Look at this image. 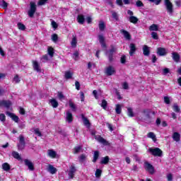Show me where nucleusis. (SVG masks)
<instances>
[{
    "label": "nucleus",
    "mask_w": 181,
    "mask_h": 181,
    "mask_svg": "<svg viewBox=\"0 0 181 181\" xmlns=\"http://www.w3.org/2000/svg\"><path fill=\"white\" fill-rule=\"evenodd\" d=\"M37 7L36 3L34 1L30 2V9L28 11V15L30 18H33L35 16V13H36Z\"/></svg>",
    "instance_id": "obj_1"
},
{
    "label": "nucleus",
    "mask_w": 181,
    "mask_h": 181,
    "mask_svg": "<svg viewBox=\"0 0 181 181\" xmlns=\"http://www.w3.org/2000/svg\"><path fill=\"white\" fill-rule=\"evenodd\" d=\"M165 3L164 5L165 6V9L169 13V15H173V4L170 2V0H164Z\"/></svg>",
    "instance_id": "obj_2"
},
{
    "label": "nucleus",
    "mask_w": 181,
    "mask_h": 181,
    "mask_svg": "<svg viewBox=\"0 0 181 181\" xmlns=\"http://www.w3.org/2000/svg\"><path fill=\"white\" fill-rule=\"evenodd\" d=\"M19 142L17 144L18 151H22L25 149V146H26V143L25 142V137L23 135L21 134L18 137Z\"/></svg>",
    "instance_id": "obj_3"
},
{
    "label": "nucleus",
    "mask_w": 181,
    "mask_h": 181,
    "mask_svg": "<svg viewBox=\"0 0 181 181\" xmlns=\"http://www.w3.org/2000/svg\"><path fill=\"white\" fill-rule=\"evenodd\" d=\"M149 152L151 153V155H153V156H158L159 158H160V156H162V150H160V148H148Z\"/></svg>",
    "instance_id": "obj_4"
},
{
    "label": "nucleus",
    "mask_w": 181,
    "mask_h": 181,
    "mask_svg": "<svg viewBox=\"0 0 181 181\" xmlns=\"http://www.w3.org/2000/svg\"><path fill=\"white\" fill-rule=\"evenodd\" d=\"M117 52V48L112 47V48L106 52L109 62L111 63L114 61V53Z\"/></svg>",
    "instance_id": "obj_5"
},
{
    "label": "nucleus",
    "mask_w": 181,
    "mask_h": 181,
    "mask_svg": "<svg viewBox=\"0 0 181 181\" xmlns=\"http://www.w3.org/2000/svg\"><path fill=\"white\" fill-rule=\"evenodd\" d=\"M144 168L151 175H153V173H155V168H153V165L148 162L144 163Z\"/></svg>",
    "instance_id": "obj_6"
},
{
    "label": "nucleus",
    "mask_w": 181,
    "mask_h": 181,
    "mask_svg": "<svg viewBox=\"0 0 181 181\" xmlns=\"http://www.w3.org/2000/svg\"><path fill=\"white\" fill-rule=\"evenodd\" d=\"M76 172H77V169H76L74 164L71 165L68 173L69 179H73V177H74V173H76Z\"/></svg>",
    "instance_id": "obj_7"
},
{
    "label": "nucleus",
    "mask_w": 181,
    "mask_h": 181,
    "mask_svg": "<svg viewBox=\"0 0 181 181\" xmlns=\"http://www.w3.org/2000/svg\"><path fill=\"white\" fill-rule=\"evenodd\" d=\"M105 73L107 76H112L115 74V68L112 66H109L105 69Z\"/></svg>",
    "instance_id": "obj_8"
},
{
    "label": "nucleus",
    "mask_w": 181,
    "mask_h": 181,
    "mask_svg": "<svg viewBox=\"0 0 181 181\" xmlns=\"http://www.w3.org/2000/svg\"><path fill=\"white\" fill-rule=\"evenodd\" d=\"M25 166H28L29 170H35V165H33V163L30 161V160L25 159L24 160Z\"/></svg>",
    "instance_id": "obj_9"
},
{
    "label": "nucleus",
    "mask_w": 181,
    "mask_h": 181,
    "mask_svg": "<svg viewBox=\"0 0 181 181\" xmlns=\"http://www.w3.org/2000/svg\"><path fill=\"white\" fill-rule=\"evenodd\" d=\"M95 139H96V141H98L100 144H103V145H106V146L108 145V141H107V140H105L101 136H99V135L95 136Z\"/></svg>",
    "instance_id": "obj_10"
},
{
    "label": "nucleus",
    "mask_w": 181,
    "mask_h": 181,
    "mask_svg": "<svg viewBox=\"0 0 181 181\" xmlns=\"http://www.w3.org/2000/svg\"><path fill=\"white\" fill-rule=\"evenodd\" d=\"M6 114L8 115V117H10V118H11L15 122H19V117L15 114L11 113V112H6Z\"/></svg>",
    "instance_id": "obj_11"
},
{
    "label": "nucleus",
    "mask_w": 181,
    "mask_h": 181,
    "mask_svg": "<svg viewBox=\"0 0 181 181\" xmlns=\"http://www.w3.org/2000/svg\"><path fill=\"white\" fill-rule=\"evenodd\" d=\"M12 105V103L10 100H1L0 101V106L5 107L6 108H9Z\"/></svg>",
    "instance_id": "obj_12"
},
{
    "label": "nucleus",
    "mask_w": 181,
    "mask_h": 181,
    "mask_svg": "<svg viewBox=\"0 0 181 181\" xmlns=\"http://www.w3.org/2000/svg\"><path fill=\"white\" fill-rule=\"evenodd\" d=\"M47 172L51 173V175H54L57 173V168H54L52 165H49L47 168Z\"/></svg>",
    "instance_id": "obj_13"
},
{
    "label": "nucleus",
    "mask_w": 181,
    "mask_h": 181,
    "mask_svg": "<svg viewBox=\"0 0 181 181\" xmlns=\"http://www.w3.org/2000/svg\"><path fill=\"white\" fill-rule=\"evenodd\" d=\"M98 37L102 47H106L107 45H105V37H104V35H99Z\"/></svg>",
    "instance_id": "obj_14"
},
{
    "label": "nucleus",
    "mask_w": 181,
    "mask_h": 181,
    "mask_svg": "<svg viewBox=\"0 0 181 181\" xmlns=\"http://www.w3.org/2000/svg\"><path fill=\"white\" fill-rule=\"evenodd\" d=\"M120 33H122V35H124V38L127 40H131V34L125 30H121Z\"/></svg>",
    "instance_id": "obj_15"
},
{
    "label": "nucleus",
    "mask_w": 181,
    "mask_h": 181,
    "mask_svg": "<svg viewBox=\"0 0 181 181\" xmlns=\"http://www.w3.org/2000/svg\"><path fill=\"white\" fill-rule=\"evenodd\" d=\"M81 118L83 121V124L85 127H87V128H90V120H88L87 117H85L83 114L81 115Z\"/></svg>",
    "instance_id": "obj_16"
},
{
    "label": "nucleus",
    "mask_w": 181,
    "mask_h": 181,
    "mask_svg": "<svg viewBox=\"0 0 181 181\" xmlns=\"http://www.w3.org/2000/svg\"><path fill=\"white\" fill-rule=\"evenodd\" d=\"M129 47H130L129 54L130 56H134V53L136 52V47L135 46V44L131 43L129 45Z\"/></svg>",
    "instance_id": "obj_17"
},
{
    "label": "nucleus",
    "mask_w": 181,
    "mask_h": 181,
    "mask_svg": "<svg viewBox=\"0 0 181 181\" xmlns=\"http://www.w3.org/2000/svg\"><path fill=\"white\" fill-rule=\"evenodd\" d=\"M157 54L159 56H165L166 54V49L158 47L157 49Z\"/></svg>",
    "instance_id": "obj_18"
},
{
    "label": "nucleus",
    "mask_w": 181,
    "mask_h": 181,
    "mask_svg": "<svg viewBox=\"0 0 181 181\" xmlns=\"http://www.w3.org/2000/svg\"><path fill=\"white\" fill-rule=\"evenodd\" d=\"M173 139L175 142H179L180 141V134L179 132H174L173 134Z\"/></svg>",
    "instance_id": "obj_19"
},
{
    "label": "nucleus",
    "mask_w": 181,
    "mask_h": 181,
    "mask_svg": "<svg viewBox=\"0 0 181 181\" xmlns=\"http://www.w3.org/2000/svg\"><path fill=\"white\" fill-rule=\"evenodd\" d=\"M172 54L174 62H175L176 63H179V61L180 60V55H179L177 52H173Z\"/></svg>",
    "instance_id": "obj_20"
},
{
    "label": "nucleus",
    "mask_w": 181,
    "mask_h": 181,
    "mask_svg": "<svg viewBox=\"0 0 181 181\" xmlns=\"http://www.w3.org/2000/svg\"><path fill=\"white\" fill-rule=\"evenodd\" d=\"M143 53L144 56H149L151 52L149 51V47H148V45H144Z\"/></svg>",
    "instance_id": "obj_21"
},
{
    "label": "nucleus",
    "mask_w": 181,
    "mask_h": 181,
    "mask_svg": "<svg viewBox=\"0 0 181 181\" xmlns=\"http://www.w3.org/2000/svg\"><path fill=\"white\" fill-rule=\"evenodd\" d=\"M66 118V121L68 122H73V114H71L70 111H67Z\"/></svg>",
    "instance_id": "obj_22"
},
{
    "label": "nucleus",
    "mask_w": 181,
    "mask_h": 181,
    "mask_svg": "<svg viewBox=\"0 0 181 181\" xmlns=\"http://www.w3.org/2000/svg\"><path fill=\"white\" fill-rule=\"evenodd\" d=\"M49 103L53 108H57V107H59V103L56 99H51Z\"/></svg>",
    "instance_id": "obj_23"
},
{
    "label": "nucleus",
    "mask_w": 181,
    "mask_h": 181,
    "mask_svg": "<svg viewBox=\"0 0 181 181\" xmlns=\"http://www.w3.org/2000/svg\"><path fill=\"white\" fill-rule=\"evenodd\" d=\"M12 156L15 159H17V160H22V157H21V155H19V153H18L17 151H13Z\"/></svg>",
    "instance_id": "obj_24"
},
{
    "label": "nucleus",
    "mask_w": 181,
    "mask_h": 181,
    "mask_svg": "<svg viewBox=\"0 0 181 181\" xmlns=\"http://www.w3.org/2000/svg\"><path fill=\"white\" fill-rule=\"evenodd\" d=\"M48 156H49V158H56L57 153H56V151H54V150H48Z\"/></svg>",
    "instance_id": "obj_25"
},
{
    "label": "nucleus",
    "mask_w": 181,
    "mask_h": 181,
    "mask_svg": "<svg viewBox=\"0 0 181 181\" xmlns=\"http://www.w3.org/2000/svg\"><path fill=\"white\" fill-rule=\"evenodd\" d=\"M129 22H131V23H134V25H136V23H138V21H139V19H138V18L133 16L129 17Z\"/></svg>",
    "instance_id": "obj_26"
},
{
    "label": "nucleus",
    "mask_w": 181,
    "mask_h": 181,
    "mask_svg": "<svg viewBox=\"0 0 181 181\" xmlns=\"http://www.w3.org/2000/svg\"><path fill=\"white\" fill-rule=\"evenodd\" d=\"M110 162V157L105 156L102 158L100 163L102 165H107Z\"/></svg>",
    "instance_id": "obj_27"
},
{
    "label": "nucleus",
    "mask_w": 181,
    "mask_h": 181,
    "mask_svg": "<svg viewBox=\"0 0 181 181\" xmlns=\"http://www.w3.org/2000/svg\"><path fill=\"white\" fill-rule=\"evenodd\" d=\"M98 26L100 32H104V30H105V23H104V21H100Z\"/></svg>",
    "instance_id": "obj_28"
},
{
    "label": "nucleus",
    "mask_w": 181,
    "mask_h": 181,
    "mask_svg": "<svg viewBox=\"0 0 181 181\" xmlns=\"http://www.w3.org/2000/svg\"><path fill=\"white\" fill-rule=\"evenodd\" d=\"M151 112H152V110L151 109H144L143 110V113L144 114V115H146V117H147L148 118H151Z\"/></svg>",
    "instance_id": "obj_29"
},
{
    "label": "nucleus",
    "mask_w": 181,
    "mask_h": 181,
    "mask_svg": "<svg viewBox=\"0 0 181 181\" xmlns=\"http://www.w3.org/2000/svg\"><path fill=\"white\" fill-rule=\"evenodd\" d=\"M149 30L157 32V30H159V26L156 24H153L149 27Z\"/></svg>",
    "instance_id": "obj_30"
},
{
    "label": "nucleus",
    "mask_w": 181,
    "mask_h": 181,
    "mask_svg": "<svg viewBox=\"0 0 181 181\" xmlns=\"http://www.w3.org/2000/svg\"><path fill=\"white\" fill-rule=\"evenodd\" d=\"M77 21H78V23H80L81 25H83V23H84V21H85L84 16L78 15L77 17Z\"/></svg>",
    "instance_id": "obj_31"
},
{
    "label": "nucleus",
    "mask_w": 181,
    "mask_h": 181,
    "mask_svg": "<svg viewBox=\"0 0 181 181\" xmlns=\"http://www.w3.org/2000/svg\"><path fill=\"white\" fill-rule=\"evenodd\" d=\"M72 47H76L77 46V37L73 35L72 40L71 42Z\"/></svg>",
    "instance_id": "obj_32"
},
{
    "label": "nucleus",
    "mask_w": 181,
    "mask_h": 181,
    "mask_svg": "<svg viewBox=\"0 0 181 181\" xmlns=\"http://www.w3.org/2000/svg\"><path fill=\"white\" fill-rule=\"evenodd\" d=\"M2 169L6 172H8V170H10L11 169V165H9L8 163H4L2 164Z\"/></svg>",
    "instance_id": "obj_33"
},
{
    "label": "nucleus",
    "mask_w": 181,
    "mask_h": 181,
    "mask_svg": "<svg viewBox=\"0 0 181 181\" xmlns=\"http://www.w3.org/2000/svg\"><path fill=\"white\" fill-rule=\"evenodd\" d=\"M34 70L36 71H40V66H39V64L36 61L33 62Z\"/></svg>",
    "instance_id": "obj_34"
},
{
    "label": "nucleus",
    "mask_w": 181,
    "mask_h": 181,
    "mask_svg": "<svg viewBox=\"0 0 181 181\" xmlns=\"http://www.w3.org/2000/svg\"><path fill=\"white\" fill-rule=\"evenodd\" d=\"M115 111L117 114L118 115L121 114V112H122V105L119 104L116 105Z\"/></svg>",
    "instance_id": "obj_35"
},
{
    "label": "nucleus",
    "mask_w": 181,
    "mask_h": 181,
    "mask_svg": "<svg viewBox=\"0 0 181 181\" xmlns=\"http://www.w3.org/2000/svg\"><path fill=\"white\" fill-rule=\"evenodd\" d=\"M99 156H100V153L98 152V151H95L93 154V162L94 163L97 162V160L98 159Z\"/></svg>",
    "instance_id": "obj_36"
},
{
    "label": "nucleus",
    "mask_w": 181,
    "mask_h": 181,
    "mask_svg": "<svg viewBox=\"0 0 181 181\" xmlns=\"http://www.w3.org/2000/svg\"><path fill=\"white\" fill-rule=\"evenodd\" d=\"M47 52H48V54H49V56H50V57H53V56H54V49H53V47H49Z\"/></svg>",
    "instance_id": "obj_37"
},
{
    "label": "nucleus",
    "mask_w": 181,
    "mask_h": 181,
    "mask_svg": "<svg viewBox=\"0 0 181 181\" xmlns=\"http://www.w3.org/2000/svg\"><path fill=\"white\" fill-rule=\"evenodd\" d=\"M71 77H73V72L70 71H67L65 72V78H66V80L71 78Z\"/></svg>",
    "instance_id": "obj_38"
},
{
    "label": "nucleus",
    "mask_w": 181,
    "mask_h": 181,
    "mask_svg": "<svg viewBox=\"0 0 181 181\" xmlns=\"http://www.w3.org/2000/svg\"><path fill=\"white\" fill-rule=\"evenodd\" d=\"M147 138H151L154 141H156V135H155V134L153 132H149L147 134Z\"/></svg>",
    "instance_id": "obj_39"
},
{
    "label": "nucleus",
    "mask_w": 181,
    "mask_h": 181,
    "mask_svg": "<svg viewBox=\"0 0 181 181\" xmlns=\"http://www.w3.org/2000/svg\"><path fill=\"white\" fill-rule=\"evenodd\" d=\"M13 82L15 83V84H18L21 83V78H19V75L16 74L13 78Z\"/></svg>",
    "instance_id": "obj_40"
},
{
    "label": "nucleus",
    "mask_w": 181,
    "mask_h": 181,
    "mask_svg": "<svg viewBox=\"0 0 181 181\" xmlns=\"http://www.w3.org/2000/svg\"><path fill=\"white\" fill-rule=\"evenodd\" d=\"M127 115L129 117H134L135 115L134 114V111L132 110V108L131 107L127 108Z\"/></svg>",
    "instance_id": "obj_41"
},
{
    "label": "nucleus",
    "mask_w": 181,
    "mask_h": 181,
    "mask_svg": "<svg viewBox=\"0 0 181 181\" xmlns=\"http://www.w3.org/2000/svg\"><path fill=\"white\" fill-rule=\"evenodd\" d=\"M108 105V103H107V100H102V103L100 104L102 108H103V110H107V105Z\"/></svg>",
    "instance_id": "obj_42"
},
{
    "label": "nucleus",
    "mask_w": 181,
    "mask_h": 181,
    "mask_svg": "<svg viewBox=\"0 0 181 181\" xmlns=\"http://www.w3.org/2000/svg\"><path fill=\"white\" fill-rule=\"evenodd\" d=\"M0 6H2L4 9H6V8H8V3L2 0L1 1H0Z\"/></svg>",
    "instance_id": "obj_43"
},
{
    "label": "nucleus",
    "mask_w": 181,
    "mask_h": 181,
    "mask_svg": "<svg viewBox=\"0 0 181 181\" xmlns=\"http://www.w3.org/2000/svg\"><path fill=\"white\" fill-rule=\"evenodd\" d=\"M18 28L20 30H25V29H26V26H25L22 23H18Z\"/></svg>",
    "instance_id": "obj_44"
},
{
    "label": "nucleus",
    "mask_w": 181,
    "mask_h": 181,
    "mask_svg": "<svg viewBox=\"0 0 181 181\" xmlns=\"http://www.w3.org/2000/svg\"><path fill=\"white\" fill-rule=\"evenodd\" d=\"M173 111H175V112H179L180 111V109L179 108V106L176 103H175L173 105Z\"/></svg>",
    "instance_id": "obj_45"
},
{
    "label": "nucleus",
    "mask_w": 181,
    "mask_h": 181,
    "mask_svg": "<svg viewBox=\"0 0 181 181\" xmlns=\"http://www.w3.org/2000/svg\"><path fill=\"white\" fill-rule=\"evenodd\" d=\"M69 107L71 108L72 111H76V105L73 103V101L69 100Z\"/></svg>",
    "instance_id": "obj_46"
},
{
    "label": "nucleus",
    "mask_w": 181,
    "mask_h": 181,
    "mask_svg": "<svg viewBox=\"0 0 181 181\" xmlns=\"http://www.w3.org/2000/svg\"><path fill=\"white\" fill-rule=\"evenodd\" d=\"M47 60H49V55L48 54L43 55L42 57L41 58V61L43 63H45V62H47Z\"/></svg>",
    "instance_id": "obj_47"
},
{
    "label": "nucleus",
    "mask_w": 181,
    "mask_h": 181,
    "mask_svg": "<svg viewBox=\"0 0 181 181\" xmlns=\"http://www.w3.org/2000/svg\"><path fill=\"white\" fill-rule=\"evenodd\" d=\"M151 37H153V39H154L155 40H158V39H159V37L158 36V33L155 32L151 33Z\"/></svg>",
    "instance_id": "obj_48"
},
{
    "label": "nucleus",
    "mask_w": 181,
    "mask_h": 181,
    "mask_svg": "<svg viewBox=\"0 0 181 181\" xmlns=\"http://www.w3.org/2000/svg\"><path fill=\"white\" fill-rule=\"evenodd\" d=\"M46 2H47V0H39L37 5H38V6H42L43 5H46Z\"/></svg>",
    "instance_id": "obj_49"
},
{
    "label": "nucleus",
    "mask_w": 181,
    "mask_h": 181,
    "mask_svg": "<svg viewBox=\"0 0 181 181\" xmlns=\"http://www.w3.org/2000/svg\"><path fill=\"white\" fill-rule=\"evenodd\" d=\"M86 155H84V154H82V155H81L79 157H78V160H79V162H84V160H86Z\"/></svg>",
    "instance_id": "obj_50"
},
{
    "label": "nucleus",
    "mask_w": 181,
    "mask_h": 181,
    "mask_svg": "<svg viewBox=\"0 0 181 181\" xmlns=\"http://www.w3.org/2000/svg\"><path fill=\"white\" fill-rule=\"evenodd\" d=\"M101 173H103V171L100 169H97L95 175L96 177H100L101 176Z\"/></svg>",
    "instance_id": "obj_51"
},
{
    "label": "nucleus",
    "mask_w": 181,
    "mask_h": 181,
    "mask_svg": "<svg viewBox=\"0 0 181 181\" xmlns=\"http://www.w3.org/2000/svg\"><path fill=\"white\" fill-rule=\"evenodd\" d=\"M112 16L113 19H115V21H118V13L115 11H112Z\"/></svg>",
    "instance_id": "obj_52"
},
{
    "label": "nucleus",
    "mask_w": 181,
    "mask_h": 181,
    "mask_svg": "<svg viewBox=\"0 0 181 181\" xmlns=\"http://www.w3.org/2000/svg\"><path fill=\"white\" fill-rule=\"evenodd\" d=\"M81 151V146H78L74 148V153H78Z\"/></svg>",
    "instance_id": "obj_53"
},
{
    "label": "nucleus",
    "mask_w": 181,
    "mask_h": 181,
    "mask_svg": "<svg viewBox=\"0 0 181 181\" xmlns=\"http://www.w3.org/2000/svg\"><path fill=\"white\" fill-rule=\"evenodd\" d=\"M6 119V117L5 116L4 114L1 113L0 115V121H1V122H5Z\"/></svg>",
    "instance_id": "obj_54"
},
{
    "label": "nucleus",
    "mask_w": 181,
    "mask_h": 181,
    "mask_svg": "<svg viewBox=\"0 0 181 181\" xmlns=\"http://www.w3.org/2000/svg\"><path fill=\"white\" fill-rule=\"evenodd\" d=\"M58 98L59 100H62L64 98V95H63V92H58Z\"/></svg>",
    "instance_id": "obj_55"
},
{
    "label": "nucleus",
    "mask_w": 181,
    "mask_h": 181,
    "mask_svg": "<svg viewBox=\"0 0 181 181\" xmlns=\"http://www.w3.org/2000/svg\"><path fill=\"white\" fill-rule=\"evenodd\" d=\"M136 6L138 7V8H141L142 6H144V3H142V1H137L136 2Z\"/></svg>",
    "instance_id": "obj_56"
},
{
    "label": "nucleus",
    "mask_w": 181,
    "mask_h": 181,
    "mask_svg": "<svg viewBox=\"0 0 181 181\" xmlns=\"http://www.w3.org/2000/svg\"><path fill=\"white\" fill-rule=\"evenodd\" d=\"M57 39H59V37L57 34H53L52 36V40L53 42H57Z\"/></svg>",
    "instance_id": "obj_57"
},
{
    "label": "nucleus",
    "mask_w": 181,
    "mask_h": 181,
    "mask_svg": "<svg viewBox=\"0 0 181 181\" xmlns=\"http://www.w3.org/2000/svg\"><path fill=\"white\" fill-rule=\"evenodd\" d=\"M164 103H165V104H170V99L169 98V97H164Z\"/></svg>",
    "instance_id": "obj_58"
},
{
    "label": "nucleus",
    "mask_w": 181,
    "mask_h": 181,
    "mask_svg": "<svg viewBox=\"0 0 181 181\" xmlns=\"http://www.w3.org/2000/svg\"><path fill=\"white\" fill-rule=\"evenodd\" d=\"M51 25H52V28H54V29H57V27L59 26L57 25V23H56L54 21H52Z\"/></svg>",
    "instance_id": "obj_59"
},
{
    "label": "nucleus",
    "mask_w": 181,
    "mask_h": 181,
    "mask_svg": "<svg viewBox=\"0 0 181 181\" xmlns=\"http://www.w3.org/2000/svg\"><path fill=\"white\" fill-rule=\"evenodd\" d=\"M120 62L122 64H125V62H127V57H125V55L122 56Z\"/></svg>",
    "instance_id": "obj_60"
},
{
    "label": "nucleus",
    "mask_w": 181,
    "mask_h": 181,
    "mask_svg": "<svg viewBox=\"0 0 181 181\" xmlns=\"http://www.w3.org/2000/svg\"><path fill=\"white\" fill-rule=\"evenodd\" d=\"M35 135H37V136H42V133H40V131L39 129H35L34 130Z\"/></svg>",
    "instance_id": "obj_61"
},
{
    "label": "nucleus",
    "mask_w": 181,
    "mask_h": 181,
    "mask_svg": "<svg viewBox=\"0 0 181 181\" xmlns=\"http://www.w3.org/2000/svg\"><path fill=\"white\" fill-rule=\"evenodd\" d=\"M73 59H74V60H77V59H78V52H75L74 53Z\"/></svg>",
    "instance_id": "obj_62"
},
{
    "label": "nucleus",
    "mask_w": 181,
    "mask_h": 181,
    "mask_svg": "<svg viewBox=\"0 0 181 181\" xmlns=\"http://www.w3.org/2000/svg\"><path fill=\"white\" fill-rule=\"evenodd\" d=\"M116 4L119 6H122L124 5V4L122 3V0H117Z\"/></svg>",
    "instance_id": "obj_63"
},
{
    "label": "nucleus",
    "mask_w": 181,
    "mask_h": 181,
    "mask_svg": "<svg viewBox=\"0 0 181 181\" xmlns=\"http://www.w3.org/2000/svg\"><path fill=\"white\" fill-rule=\"evenodd\" d=\"M75 86H76V90H80V82H78V81H76L75 82Z\"/></svg>",
    "instance_id": "obj_64"
}]
</instances>
